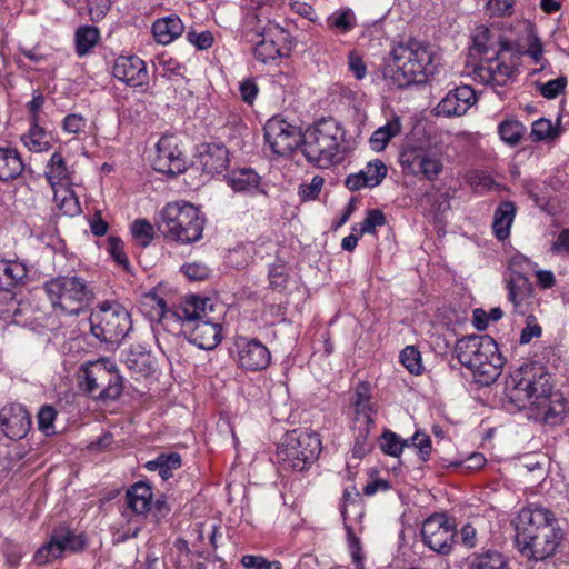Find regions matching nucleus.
Returning <instances> with one entry per match:
<instances>
[{
	"label": "nucleus",
	"instance_id": "8fccbe9b",
	"mask_svg": "<svg viewBox=\"0 0 569 569\" xmlns=\"http://www.w3.org/2000/svg\"><path fill=\"white\" fill-rule=\"evenodd\" d=\"M131 232L141 247L149 246L153 239V227L149 221L143 219L136 220L132 223Z\"/></svg>",
	"mask_w": 569,
	"mask_h": 569
},
{
	"label": "nucleus",
	"instance_id": "9b49d317",
	"mask_svg": "<svg viewBox=\"0 0 569 569\" xmlns=\"http://www.w3.org/2000/svg\"><path fill=\"white\" fill-rule=\"evenodd\" d=\"M90 332L100 342L119 345L132 330L129 311L117 301H104L92 310Z\"/></svg>",
	"mask_w": 569,
	"mask_h": 569
},
{
	"label": "nucleus",
	"instance_id": "aec40b11",
	"mask_svg": "<svg viewBox=\"0 0 569 569\" xmlns=\"http://www.w3.org/2000/svg\"><path fill=\"white\" fill-rule=\"evenodd\" d=\"M238 362L240 367L250 371H261L268 368L271 361L269 349L258 339L239 337L236 340Z\"/></svg>",
	"mask_w": 569,
	"mask_h": 569
},
{
	"label": "nucleus",
	"instance_id": "680f3d73",
	"mask_svg": "<svg viewBox=\"0 0 569 569\" xmlns=\"http://www.w3.org/2000/svg\"><path fill=\"white\" fill-rule=\"evenodd\" d=\"M111 8V0H88L90 19L94 22L102 20Z\"/></svg>",
	"mask_w": 569,
	"mask_h": 569
},
{
	"label": "nucleus",
	"instance_id": "9d476101",
	"mask_svg": "<svg viewBox=\"0 0 569 569\" xmlns=\"http://www.w3.org/2000/svg\"><path fill=\"white\" fill-rule=\"evenodd\" d=\"M321 441L308 430H291L284 435L276 451V459L283 469L303 471L318 458Z\"/></svg>",
	"mask_w": 569,
	"mask_h": 569
},
{
	"label": "nucleus",
	"instance_id": "393cba45",
	"mask_svg": "<svg viewBox=\"0 0 569 569\" xmlns=\"http://www.w3.org/2000/svg\"><path fill=\"white\" fill-rule=\"evenodd\" d=\"M199 163L208 177L222 173L229 163V151L222 144L209 143L200 152Z\"/></svg>",
	"mask_w": 569,
	"mask_h": 569
},
{
	"label": "nucleus",
	"instance_id": "37998d69",
	"mask_svg": "<svg viewBox=\"0 0 569 569\" xmlns=\"http://www.w3.org/2000/svg\"><path fill=\"white\" fill-rule=\"evenodd\" d=\"M23 144L32 152H41L50 148L46 131L38 122H32L28 133L21 137Z\"/></svg>",
	"mask_w": 569,
	"mask_h": 569
},
{
	"label": "nucleus",
	"instance_id": "ea45409f",
	"mask_svg": "<svg viewBox=\"0 0 569 569\" xmlns=\"http://www.w3.org/2000/svg\"><path fill=\"white\" fill-rule=\"evenodd\" d=\"M327 24L333 32L345 34L356 27L357 19L351 9H341L328 17Z\"/></svg>",
	"mask_w": 569,
	"mask_h": 569
},
{
	"label": "nucleus",
	"instance_id": "0eeeda50",
	"mask_svg": "<svg viewBox=\"0 0 569 569\" xmlns=\"http://www.w3.org/2000/svg\"><path fill=\"white\" fill-rule=\"evenodd\" d=\"M550 376L539 362H527L507 382V398L518 410L545 406L551 395Z\"/></svg>",
	"mask_w": 569,
	"mask_h": 569
},
{
	"label": "nucleus",
	"instance_id": "ddd939ff",
	"mask_svg": "<svg viewBox=\"0 0 569 569\" xmlns=\"http://www.w3.org/2000/svg\"><path fill=\"white\" fill-rule=\"evenodd\" d=\"M518 59L512 53L511 44L501 42L495 53L480 58L472 70L473 79L493 88L505 87L516 72Z\"/></svg>",
	"mask_w": 569,
	"mask_h": 569
},
{
	"label": "nucleus",
	"instance_id": "c85d7f7f",
	"mask_svg": "<svg viewBox=\"0 0 569 569\" xmlns=\"http://www.w3.org/2000/svg\"><path fill=\"white\" fill-rule=\"evenodd\" d=\"M128 507L136 513H146L150 509L152 489L140 481L133 485L126 495Z\"/></svg>",
	"mask_w": 569,
	"mask_h": 569
},
{
	"label": "nucleus",
	"instance_id": "2f4dec72",
	"mask_svg": "<svg viewBox=\"0 0 569 569\" xmlns=\"http://www.w3.org/2000/svg\"><path fill=\"white\" fill-rule=\"evenodd\" d=\"M53 201L66 216L74 217L81 212L78 197L69 184L53 188Z\"/></svg>",
	"mask_w": 569,
	"mask_h": 569
},
{
	"label": "nucleus",
	"instance_id": "338daca9",
	"mask_svg": "<svg viewBox=\"0 0 569 569\" xmlns=\"http://www.w3.org/2000/svg\"><path fill=\"white\" fill-rule=\"evenodd\" d=\"M541 336V327L535 322L532 317L527 320V326L522 329L520 335V343H529L533 338Z\"/></svg>",
	"mask_w": 569,
	"mask_h": 569
},
{
	"label": "nucleus",
	"instance_id": "b1692460",
	"mask_svg": "<svg viewBox=\"0 0 569 569\" xmlns=\"http://www.w3.org/2000/svg\"><path fill=\"white\" fill-rule=\"evenodd\" d=\"M387 167L383 161L376 159L369 161L366 167L356 173L347 176L345 186L350 191L379 186L387 176Z\"/></svg>",
	"mask_w": 569,
	"mask_h": 569
},
{
	"label": "nucleus",
	"instance_id": "774afa93",
	"mask_svg": "<svg viewBox=\"0 0 569 569\" xmlns=\"http://www.w3.org/2000/svg\"><path fill=\"white\" fill-rule=\"evenodd\" d=\"M553 253L569 254V229L562 230L551 246Z\"/></svg>",
	"mask_w": 569,
	"mask_h": 569
},
{
	"label": "nucleus",
	"instance_id": "69168bd1",
	"mask_svg": "<svg viewBox=\"0 0 569 569\" xmlns=\"http://www.w3.org/2000/svg\"><path fill=\"white\" fill-rule=\"evenodd\" d=\"M239 91L241 98L244 102L252 104L257 94H258V86L252 79H244L240 82Z\"/></svg>",
	"mask_w": 569,
	"mask_h": 569
},
{
	"label": "nucleus",
	"instance_id": "f704fd0d",
	"mask_svg": "<svg viewBox=\"0 0 569 569\" xmlns=\"http://www.w3.org/2000/svg\"><path fill=\"white\" fill-rule=\"evenodd\" d=\"M69 169L61 153L54 152L47 167L46 178L52 189L69 184Z\"/></svg>",
	"mask_w": 569,
	"mask_h": 569
},
{
	"label": "nucleus",
	"instance_id": "6ab92c4d",
	"mask_svg": "<svg viewBox=\"0 0 569 569\" xmlns=\"http://www.w3.org/2000/svg\"><path fill=\"white\" fill-rule=\"evenodd\" d=\"M31 429V416L20 403H8L0 409V430L11 440L24 438Z\"/></svg>",
	"mask_w": 569,
	"mask_h": 569
},
{
	"label": "nucleus",
	"instance_id": "4c0bfd02",
	"mask_svg": "<svg viewBox=\"0 0 569 569\" xmlns=\"http://www.w3.org/2000/svg\"><path fill=\"white\" fill-rule=\"evenodd\" d=\"M375 425V419L371 422H358L355 420L353 432H355V445L352 448V456L361 459L371 450V442L369 441V433Z\"/></svg>",
	"mask_w": 569,
	"mask_h": 569
},
{
	"label": "nucleus",
	"instance_id": "6e6552de",
	"mask_svg": "<svg viewBox=\"0 0 569 569\" xmlns=\"http://www.w3.org/2000/svg\"><path fill=\"white\" fill-rule=\"evenodd\" d=\"M204 217L189 202H171L160 211L158 228L164 238L192 243L202 238Z\"/></svg>",
	"mask_w": 569,
	"mask_h": 569
},
{
	"label": "nucleus",
	"instance_id": "f8f14e48",
	"mask_svg": "<svg viewBox=\"0 0 569 569\" xmlns=\"http://www.w3.org/2000/svg\"><path fill=\"white\" fill-rule=\"evenodd\" d=\"M81 382L84 391L93 399L116 400L123 390L122 377L109 359H99L82 367Z\"/></svg>",
	"mask_w": 569,
	"mask_h": 569
},
{
	"label": "nucleus",
	"instance_id": "39448f33",
	"mask_svg": "<svg viewBox=\"0 0 569 569\" xmlns=\"http://www.w3.org/2000/svg\"><path fill=\"white\" fill-rule=\"evenodd\" d=\"M455 353L458 361L485 386L497 380L506 362L497 342L488 335H470L458 339Z\"/></svg>",
	"mask_w": 569,
	"mask_h": 569
},
{
	"label": "nucleus",
	"instance_id": "f03ea898",
	"mask_svg": "<svg viewBox=\"0 0 569 569\" xmlns=\"http://www.w3.org/2000/svg\"><path fill=\"white\" fill-rule=\"evenodd\" d=\"M562 540L552 511L541 506L521 509L516 523L515 543L519 553L531 562L551 558Z\"/></svg>",
	"mask_w": 569,
	"mask_h": 569
},
{
	"label": "nucleus",
	"instance_id": "473e14b6",
	"mask_svg": "<svg viewBox=\"0 0 569 569\" xmlns=\"http://www.w3.org/2000/svg\"><path fill=\"white\" fill-rule=\"evenodd\" d=\"M228 183L237 192H252L259 189L260 177L252 169H238L228 176Z\"/></svg>",
	"mask_w": 569,
	"mask_h": 569
},
{
	"label": "nucleus",
	"instance_id": "5fc2aeb1",
	"mask_svg": "<svg viewBox=\"0 0 569 569\" xmlns=\"http://www.w3.org/2000/svg\"><path fill=\"white\" fill-rule=\"evenodd\" d=\"M181 271L187 278L193 281H202L209 278L210 268L202 262H189L181 267Z\"/></svg>",
	"mask_w": 569,
	"mask_h": 569
},
{
	"label": "nucleus",
	"instance_id": "09e8293b",
	"mask_svg": "<svg viewBox=\"0 0 569 569\" xmlns=\"http://www.w3.org/2000/svg\"><path fill=\"white\" fill-rule=\"evenodd\" d=\"M18 301L10 289L0 288V319L14 318L18 313Z\"/></svg>",
	"mask_w": 569,
	"mask_h": 569
},
{
	"label": "nucleus",
	"instance_id": "864d4df0",
	"mask_svg": "<svg viewBox=\"0 0 569 569\" xmlns=\"http://www.w3.org/2000/svg\"><path fill=\"white\" fill-rule=\"evenodd\" d=\"M567 86V78L561 76L556 79L549 80L546 83H538L540 94L546 99H555L565 91Z\"/></svg>",
	"mask_w": 569,
	"mask_h": 569
},
{
	"label": "nucleus",
	"instance_id": "1a4fd4ad",
	"mask_svg": "<svg viewBox=\"0 0 569 569\" xmlns=\"http://www.w3.org/2000/svg\"><path fill=\"white\" fill-rule=\"evenodd\" d=\"M52 307L66 315H79L93 300V291L88 282L78 276H59L44 282Z\"/></svg>",
	"mask_w": 569,
	"mask_h": 569
},
{
	"label": "nucleus",
	"instance_id": "79ce46f5",
	"mask_svg": "<svg viewBox=\"0 0 569 569\" xmlns=\"http://www.w3.org/2000/svg\"><path fill=\"white\" fill-rule=\"evenodd\" d=\"M561 133L559 126H555L551 120L547 118H540L536 120L531 126L530 136L532 141H555Z\"/></svg>",
	"mask_w": 569,
	"mask_h": 569
},
{
	"label": "nucleus",
	"instance_id": "f3484780",
	"mask_svg": "<svg viewBox=\"0 0 569 569\" xmlns=\"http://www.w3.org/2000/svg\"><path fill=\"white\" fill-rule=\"evenodd\" d=\"M86 539L81 535H76L68 528L54 530L50 540L38 549L34 553V561L38 565H46L60 558L64 551L77 552L84 548Z\"/></svg>",
	"mask_w": 569,
	"mask_h": 569
},
{
	"label": "nucleus",
	"instance_id": "dca6fc26",
	"mask_svg": "<svg viewBox=\"0 0 569 569\" xmlns=\"http://www.w3.org/2000/svg\"><path fill=\"white\" fill-rule=\"evenodd\" d=\"M455 535V527L443 513L430 516L421 528L423 543L441 555H448L451 551Z\"/></svg>",
	"mask_w": 569,
	"mask_h": 569
},
{
	"label": "nucleus",
	"instance_id": "72a5a7b5",
	"mask_svg": "<svg viewBox=\"0 0 569 569\" xmlns=\"http://www.w3.org/2000/svg\"><path fill=\"white\" fill-rule=\"evenodd\" d=\"M100 31L94 26H81L74 32V48L78 57H84L98 44Z\"/></svg>",
	"mask_w": 569,
	"mask_h": 569
},
{
	"label": "nucleus",
	"instance_id": "4be33fe9",
	"mask_svg": "<svg viewBox=\"0 0 569 569\" xmlns=\"http://www.w3.org/2000/svg\"><path fill=\"white\" fill-rule=\"evenodd\" d=\"M517 260H510V278L508 280V297L513 305L515 311L525 315L532 298V286L528 277L521 274V270L516 269Z\"/></svg>",
	"mask_w": 569,
	"mask_h": 569
},
{
	"label": "nucleus",
	"instance_id": "e433bc0d",
	"mask_svg": "<svg viewBox=\"0 0 569 569\" xmlns=\"http://www.w3.org/2000/svg\"><path fill=\"white\" fill-rule=\"evenodd\" d=\"M180 467L181 457L177 452L160 455L154 460H150L146 463V468L148 470L159 471V475L163 480L171 478L173 470H177Z\"/></svg>",
	"mask_w": 569,
	"mask_h": 569
},
{
	"label": "nucleus",
	"instance_id": "bb28decb",
	"mask_svg": "<svg viewBox=\"0 0 569 569\" xmlns=\"http://www.w3.org/2000/svg\"><path fill=\"white\" fill-rule=\"evenodd\" d=\"M24 163L16 148L0 147V181L14 180L21 176Z\"/></svg>",
	"mask_w": 569,
	"mask_h": 569
},
{
	"label": "nucleus",
	"instance_id": "5701e85b",
	"mask_svg": "<svg viewBox=\"0 0 569 569\" xmlns=\"http://www.w3.org/2000/svg\"><path fill=\"white\" fill-rule=\"evenodd\" d=\"M112 74L131 87L142 86L148 79L144 61L136 56L118 57L112 67Z\"/></svg>",
	"mask_w": 569,
	"mask_h": 569
},
{
	"label": "nucleus",
	"instance_id": "cd10ccee",
	"mask_svg": "<svg viewBox=\"0 0 569 569\" xmlns=\"http://www.w3.org/2000/svg\"><path fill=\"white\" fill-rule=\"evenodd\" d=\"M515 214L516 206L511 201H503L497 207L492 229L499 240H505L509 237Z\"/></svg>",
	"mask_w": 569,
	"mask_h": 569
},
{
	"label": "nucleus",
	"instance_id": "603ef678",
	"mask_svg": "<svg viewBox=\"0 0 569 569\" xmlns=\"http://www.w3.org/2000/svg\"><path fill=\"white\" fill-rule=\"evenodd\" d=\"M386 223V217L383 212L379 209H372L367 212L366 218L360 224L359 236H363L365 233L373 234L376 233V228L381 227Z\"/></svg>",
	"mask_w": 569,
	"mask_h": 569
},
{
	"label": "nucleus",
	"instance_id": "4468645a",
	"mask_svg": "<svg viewBox=\"0 0 569 569\" xmlns=\"http://www.w3.org/2000/svg\"><path fill=\"white\" fill-rule=\"evenodd\" d=\"M399 163L407 174L433 182L443 171V152L432 146H408L400 152Z\"/></svg>",
	"mask_w": 569,
	"mask_h": 569
},
{
	"label": "nucleus",
	"instance_id": "de8ad7c7",
	"mask_svg": "<svg viewBox=\"0 0 569 569\" xmlns=\"http://www.w3.org/2000/svg\"><path fill=\"white\" fill-rule=\"evenodd\" d=\"M400 361L406 369L413 373L419 375L422 371L421 355L420 351L413 346H407L400 352Z\"/></svg>",
	"mask_w": 569,
	"mask_h": 569
},
{
	"label": "nucleus",
	"instance_id": "bf43d9fd",
	"mask_svg": "<svg viewBox=\"0 0 569 569\" xmlns=\"http://www.w3.org/2000/svg\"><path fill=\"white\" fill-rule=\"evenodd\" d=\"M325 184V179L320 176H315L310 183L301 184L299 188V194L302 200H315L322 187Z\"/></svg>",
	"mask_w": 569,
	"mask_h": 569
},
{
	"label": "nucleus",
	"instance_id": "6e6d98bb",
	"mask_svg": "<svg viewBox=\"0 0 569 569\" xmlns=\"http://www.w3.org/2000/svg\"><path fill=\"white\" fill-rule=\"evenodd\" d=\"M241 563L247 569H282L279 561H268L261 556L246 555L242 557Z\"/></svg>",
	"mask_w": 569,
	"mask_h": 569
},
{
	"label": "nucleus",
	"instance_id": "c9c22d12",
	"mask_svg": "<svg viewBox=\"0 0 569 569\" xmlns=\"http://www.w3.org/2000/svg\"><path fill=\"white\" fill-rule=\"evenodd\" d=\"M401 132V123L398 117L389 120L385 126L378 128L369 139L372 150L382 151L388 142Z\"/></svg>",
	"mask_w": 569,
	"mask_h": 569
},
{
	"label": "nucleus",
	"instance_id": "e2e57ef3",
	"mask_svg": "<svg viewBox=\"0 0 569 569\" xmlns=\"http://www.w3.org/2000/svg\"><path fill=\"white\" fill-rule=\"evenodd\" d=\"M188 41L199 50H206L213 43V34L210 31H189L187 33Z\"/></svg>",
	"mask_w": 569,
	"mask_h": 569
},
{
	"label": "nucleus",
	"instance_id": "c03bdc74",
	"mask_svg": "<svg viewBox=\"0 0 569 569\" xmlns=\"http://www.w3.org/2000/svg\"><path fill=\"white\" fill-rule=\"evenodd\" d=\"M498 132L502 141L517 146L526 132V127L518 120L508 119L499 124Z\"/></svg>",
	"mask_w": 569,
	"mask_h": 569
},
{
	"label": "nucleus",
	"instance_id": "0e129e2a",
	"mask_svg": "<svg viewBox=\"0 0 569 569\" xmlns=\"http://www.w3.org/2000/svg\"><path fill=\"white\" fill-rule=\"evenodd\" d=\"M345 529L347 531L348 542L351 549V556L355 563L361 565V547H360V540L355 535L353 529L350 525L347 523V520L345 521Z\"/></svg>",
	"mask_w": 569,
	"mask_h": 569
},
{
	"label": "nucleus",
	"instance_id": "c756f323",
	"mask_svg": "<svg viewBox=\"0 0 569 569\" xmlns=\"http://www.w3.org/2000/svg\"><path fill=\"white\" fill-rule=\"evenodd\" d=\"M28 274L26 266L19 261L0 260V288L12 289Z\"/></svg>",
	"mask_w": 569,
	"mask_h": 569
},
{
	"label": "nucleus",
	"instance_id": "7ed1b4c3",
	"mask_svg": "<svg viewBox=\"0 0 569 569\" xmlns=\"http://www.w3.org/2000/svg\"><path fill=\"white\" fill-rule=\"evenodd\" d=\"M247 13L243 32L252 43L254 58L268 63L282 56L288 39L287 31L271 20L272 6L263 0H244Z\"/></svg>",
	"mask_w": 569,
	"mask_h": 569
},
{
	"label": "nucleus",
	"instance_id": "20e7f679",
	"mask_svg": "<svg viewBox=\"0 0 569 569\" xmlns=\"http://www.w3.org/2000/svg\"><path fill=\"white\" fill-rule=\"evenodd\" d=\"M436 53L432 48L418 40L400 43L390 52L385 77L399 88L422 82L435 71Z\"/></svg>",
	"mask_w": 569,
	"mask_h": 569
},
{
	"label": "nucleus",
	"instance_id": "a211bd4d",
	"mask_svg": "<svg viewBox=\"0 0 569 569\" xmlns=\"http://www.w3.org/2000/svg\"><path fill=\"white\" fill-rule=\"evenodd\" d=\"M152 164L156 171L169 176H176L186 170V161L174 137L164 136L160 138L156 146Z\"/></svg>",
	"mask_w": 569,
	"mask_h": 569
},
{
	"label": "nucleus",
	"instance_id": "a19ab883",
	"mask_svg": "<svg viewBox=\"0 0 569 569\" xmlns=\"http://www.w3.org/2000/svg\"><path fill=\"white\" fill-rule=\"evenodd\" d=\"M470 569H509L507 558L499 551L487 550L475 557Z\"/></svg>",
	"mask_w": 569,
	"mask_h": 569
},
{
	"label": "nucleus",
	"instance_id": "a878e982",
	"mask_svg": "<svg viewBox=\"0 0 569 569\" xmlns=\"http://www.w3.org/2000/svg\"><path fill=\"white\" fill-rule=\"evenodd\" d=\"M151 31L154 40L166 46L173 42L183 33L184 24L179 16L169 14L154 20Z\"/></svg>",
	"mask_w": 569,
	"mask_h": 569
},
{
	"label": "nucleus",
	"instance_id": "13d9d810",
	"mask_svg": "<svg viewBox=\"0 0 569 569\" xmlns=\"http://www.w3.org/2000/svg\"><path fill=\"white\" fill-rule=\"evenodd\" d=\"M87 127V119L78 113H71L64 117L62 129L67 133L79 134L84 132Z\"/></svg>",
	"mask_w": 569,
	"mask_h": 569
},
{
	"label": "nucleus",
	"instance_id": "052dcab7",
	"mask_svg": "<svg viewBox=\"0 0 569 569\" xmlns=\"http://www.w3.org/2000/svg\"><path fill=\"white\" fill-rule=\"evenodd\" d=\"M525 54L530 57L535 63L540 66L535 72L543 70L548 64L547 59L543 58V48L538 38L532 39L528 49L525 51Z\"/></svg>",
	"mask_w": 569,
	"mask_h": 569
},
{
	"label": "nucleus",
	"instance_id": "412c9836",
	"mask_svg": "<svg viewBox=\"0 0 569 569\" xmlns=\"http://www.w3.org/2000/svg\"><path fill=\"white\" fill-rule=\"evenodd\" d=\"M477 101L476 92L470 86H460L450 90L436 107V114L443 117H460Z\"/></svg>",
	"mask_w": 569,
	"mask_h": 569
},
{
	"label": "nucleus",
	"instance_id": "4d7b16f0",
	"mask_svg": "<svg viewBox=\"0 0 569 569\" xmlns=\"http://www.w3.org/2000/svg\"><path fill=\"white\" fill-rule=\"evenodd\" d=\"M409 440V447L412 446L419 450L421 460L427 461L431 452V439L425 433L417 431Z\"/></svg>",
	"mask_w": 569,
	"mask_h": 569
},
{
	"label": "nucleus",
	"instance_id": "58836bf2",
	"mask_svg": "<svg viewBox=\"0 0 569 569\" xmlns=\"http://www.w3.org/2000/svg\"><path fill=\"white\" fill-rule=\"evenodd\" d=\"M355 407V420L358 422H371L372 416L369 389L365 383L359 385L355 391V398L352 401Z\"/></svg>",
	"mask_w": 569,
	"mask_h": 569
},
{
	"label": "nucleus",
	"instance_id": "a18cd8bd",
	"mask_svg": "<svg viewBox=\"0 0 569 569\" xmlns=\"http://www.w3.org/2000/svg\"><path fill=\"white\" fill-rule=\"evenodd\" d=\"M381 450L391 457H399L405 447H409V440L402 439L391 430H386L381 436Z\"/></svg>",
	"mask_w": 569,
	"mask_h": 569
},
{
	"label": "nucleus",
	"instance_id": "2eb2a0df",
	"mask_svg": "<svg viewBox=\"0 0 569 569\" xmlns=\"http://www.w3.org/2000/svg\"><path fill=\"white\" fill-rule=\"evenodd\" d=\"M264 139L271 151L278 156H288L299 146L302 147L300 129L280 117H272L264 126Z\"/></svg>",
	"mask_w": 569,
	"mask_h": 569
},
{
	"label": "nucleus",
	"instance_id": "f257e3e1",
	"mask_svg": "<svg viewBox=\"0 0 569 569\" xmlns=\"http://www.w3.org/2000/svg\"><path fill=\"white\" fill-rule=\"evenodd\" d=\"M151 299L157 305L156 316L164 328L171 322L179 325V332L200 349L212 350L221 342V326L210 317L213 311L210 299L190 296L174 309H167L164 300L156 295Z\"/></svg>",
	"mask_w": 569,
	"mask_h": 569
},
{
	"label": "nucleus",
	"instance_id": "49530a36",
	"mask_svg": "<svg viewBox=\"0 0 569 569\" xmlns=\"http://www.w3.org/2000/svg\"><path fill=\"white\" fill-rule=\"evenodd\" d=\"M58 411L51 405L42 406L37 415L38 429L47 437L56 435L54 421Z\"/></svg>",
	"mask_w": 569,
	"mask_h": 569
},
{
	"label": "nucleus",
	"instance_id": "423d86ee",
	"mask_svg": "<svg viewBox=\"0 0 569 569\" xmlns=\"http://www.w3.org/2000/svg\"><path fill=\"white\" fill-rule=\"evenodd\" d=\"M346 131L333 118H322L302 133V153L309 162L328 168L343 159Z\"/></svg>",
	"mask_w": 569,
	"mask_h": 569
},
{
	"label": "nucleus",
	"instance_id": "3c124183",
	"mask_svg": "<svg viewBox=\"0 0 569 569\" xmlns=\"http://www.w3.org/2000/svg\"><path fill=\"white\" fill-rule=\"evenodd\" d=\"M108 252L119 266L130 271V263L124 252V243L120 238L114 236L108 238Z\"/></svg>",
	"mask_w": 569,
	"mask_h": 569
},
{
	"label": "nucleus",
	"instance_id": "7c9ffc66",
	"mask_svg": "<svg viewBox=\"0 0 569 569\" xmlns=\"http://www.w3.org/2000/svg\"><path fill=\"white\" fill-rule=\"evenodd\" d=\"M501 42H508L503 40L500 34H496L488 28L481 26L476 29L473 36V49L485 57L490 53H495L500 48Z\"/></svg>",
	"mask_w": 569,
	"mask_h": 569
}]
</instances>
